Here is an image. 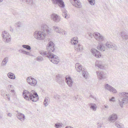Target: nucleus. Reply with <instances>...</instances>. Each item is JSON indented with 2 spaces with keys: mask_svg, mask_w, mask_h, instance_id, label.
<instances>
[{
  "mask_svg": "<svg viewBox=\"0 0 128 128\" xmlns=\"http://www.w3.org/2000/svg\"><path fill=\"white\" fill-rule=\"evenodd\" d=\"M54 43L52 42H50L48 43L46 46L47 51H41L40 52V54L44 56H46L52 54V53L54 50Z\"/></svg>",
  "mask_w": 128,
  "mask_h": 128,
  "instance_id": "f257e3e1",
  "label": "nucleus"
},
{
  "mask_svg": "<svg viewBox=\"0 0 128 128\" xmlns=\"http://www.w3.org/2000/svg\"><path fill=\"white\" fill-rule=\"evenodd\" d=\"M48 35L46 33L41 31H36L34 33V38L38 40H44L46 36Z\"/></svg>",
  "mask_w": 128,
  "mask_h": 128,
  "instance_id": "f03ea898",
  "label": "nucleus"
},
{
  "mask_svg": "<svg viewBox=\"0 0 128 128\" xmlns=\"http://www.w3.org/2000/svg\"><path fill=\"white\" fill-rule=\"evenodd\" d=\"M40 29L41 31L43 32L48 35H50L51 33V29L45 24H42L41 25Z\"/></svg>",
  "mask_w": 128,
  "mask_h": 128,
  "instance_id": "7ed1b4c3",
  "label": "nucleus"
},
{
  "mask_svg": "<svg viewBox=\"0 0 128 128\" xmlns=\"http://www.w3.org/2000/svg\"><path fill=\"white\" fill-rule=\"evenodd\" d=\"M48 57L50 61L54 64H57L60 61L56 55L53 54L46 56Z\"/></svg>",
  "mask_w": 128,
  "mask_h": 128,
  "instance_id": "20e7f679",
  "label": "nucleus"
},
{
  "mask_svg": "<svg viewBox=\"0 0 128 128\" xmlns=\"http://www.w3.org/2000/svg\"><path fill=\"white\" fill-rule=\"evenodd\" d=\"M2 36L3 41L6 42H9L11 40L10 36L7 32L4 31L2 32Z\"/></svg>",
  "mask_w": 128,
  "mask_h": 128,
  "instance_id": "39448f33",
  "label": "nucleus"
},
{
  "mask_svg": "<svg viewBox=\"0 0 128 128\" xmlns=\"http://www.w3.org/2000/svg\"><path fill=\"white\" fill-rule=\"evenodd\" d=\"M93 35L95 38L98 41L104 42L106 40L105 37L98 32L94 33Z\"/></svg>",
  "mask_w": 128,
  "mask_h": 128,
  "instance_id": "423d86ee",
  "label": "nucleus"
},
{
  "mask_svg": "<svg viewBox=\"0 0 128 128\" xmlns=\"http://www.w3.org/2000/svg\"><path fill=\"white\" fill-rule=\"evenodd\" d=\"M50 16L51 20L56 22H58L61 20L60 17V16L55 14L54 13L52 14Z\"/></svg>",
  "mask_w": 128,
  "mask_h": 128,
  "instance_id": "0eeeda50",
  "label": "nucleus"
},
{
  "mask_svg": "<svg viewBox=\"0 0 128 128\" xmlns=\"http://www.w3.org/2000/svg\"><path fill=\"white\" fill-rule=\"evenodd\" d=\"M22 94L23 96H28V95H29V96H38L37 93L34 90H32L30 93L26 90H24Z\"/></svg>",
  "mask_w": 128,
  "mask_h": 128,
  "instance_id": "6e6552de",
  "label": "nucleus"
},
{
  "mask_svg": "<svg viewBox=\"0 0 128 128\" xmlns=\"http://www.w3.org/2000/svg\"><path fill=\"white\" fill-rule=\"evenodd\" d=\"M120 105L122 107H123V105L128 103V96H124L122 99L118 100Z\"/></svg>",
  "mask_w": 128,
  "mask_h": 128,
  "instance_id": "1a4fd4ad",
  "label": "nucleus"
},
{
  "mask_svg": "<svg viewBox=\"0 0 128 128\" xmlns=\"http://www.w3.org/2000/svg\"><path fill=\"white\" fill-rule=\"evenodd\" d=\"M72 4L77 8H80L82 5L79 0H70Z\"/></svg>",
  "mask_w": 128,
  "mask_h": 128,
  "instance_id": "9d476101",
  "label": "nucleus"
},
{
  "mask_svg": "<svg viewBox=\"0 0 128 128\" xmlns=\"http://www.w3.org/2000/svg\"><path fill=\"white\" fill-rule=\"evenodd\" d=\"M96 73L98 78L100 80L104 79L106 78V73L100 71H97Z\"/></svg>",
  "mask_w": 128,
  "mask_h": 128,
  "instance_id": "9b49d317",
  "label": "nucleus"
},
{
  "mask_svg": "<svg viewBox=\"0 0 128 128\" xmlns=\"http://www.w3.org/2000/svg\"><path fill=\"white\" fill-rule=\"evenodd\" d=\"M27 81L30 84L33 86H35L37 83L36 81L31 77H28L27 78Z\"/></svg>",
  "mask_w": 128,
  "mask_h": 128,
  "instance_id": "f8f14e48",
  "label": "nucleus"
},
{
  "mask_svg": "<svg viewBox=\"0 0 128 128\" xmlns=\"http://www.w3.org/2000/svg\"><path fill=\"white\" fill-rule=\"evenodd\" d=\"M53 4H57L60 7L64 8V3L62 0H52Z\"/></svg>",
  "mask_w": 128,
  "mask_h": 128,
  "instance_id": "ddd939ff",
  "label": "nucleus"
},
{
  "mask_svg": "<svg viewBox=\"0 0 128 128\" xmlns=\"http://www.w3.org/2000/svg\"><path fill=\"white\" fill-rule=\"evenodd\" d=\"M91 52L92 54L97 58H100L101 56V54L100 52L95 48L91 50Z\"/></svg>",
  "mask_w": 128,
  "mask_h": 128,
  "instance_id": "4468645a",
  "label": "nucleus"
},
{
  "mask_svg": "<svg viewBox=\"0 0 128 128\" xmlns=\"http://www.w3.org/2000/svg\"><path fill=\"white\" fill-rule=\"evenodd\" d=\"M53 29L56 32L60 34L62 33V34H64H64H65L66 33V32H65L62 29L56 26H53Z\"/></svg>",
  "mask_w": 128,
  "mask_h": 128,
  "instance_id": "2eb2a0df",
  "label": "nucleus"
},
{
  "mask_svg": "<svg viewBox=\"0 0 128 128\" xmlns=\"http://www.w3.org/2000/svg\"><path fill=\"white\" fill-rule=\"evenodd\" d=\"M24 99L28 100H30L32 101L36 102L38 101V96H24Z\"/></svg>",
  "mask_w": 128,
  "mask_h": 128,
  "instance_id": "dca6fc26",
  "label": "nucleus"
},
{
  "mask_svg": "<svg viewBox=\"0 0 128 128\" xmlns=\"http://www.w3.org/2000/svg\"><path fill=\"white\" fill-rule=\"evenodd\" d=\"M18 112L16 114L17 118L20 120L21 121H22L25 120V116L24 114L20 112Z\"/></svg>",
  "mask_w": 128,
  "mask_h": 128,
  "instance_id": "f3484780",
  "label": "nucleus"
},
{
  "mask_svg": "<svg viewBox=\"0 0 128 128\" xmlns=\"http://www.w3.org/2000/svg\"><path fill=\"white\" fill-rule=\"evenodd\" d=\"M66 83L70 87H71L73 84V81L71 78L69 76L66 77Z\"/></svg>",
  "mask_w": 128,
  "mask_h": 128,
  "instance_id": "a211bd4d",
  "label": "nucleus"
},
{
  "mask_svg": "<svg viewBox=\"0 0 128 128\" xmlns=\"http://www.w3.org/2000/svg\"><path fill=\"white\" fill-rule=\"evenodd\" d=\"M123 40L125 41L128 39V34L125 32L122 31L120 34Z\"/></svg>",
  "mask_w": 128,
  "mask_h": 128,
  "instance_id": "6ab92c4d",
  "label": "nucleus"
},
{
  "mask_svg": "<svg viewBox=\"0 0 128 128\" xmlns=\"http://www.w3.org/2000/svg\"><path fill=\"white\" fill-rule=\"evenodd\" d=\"M117 118V115L115 114H113L109 116L108 120L109 121L112 122L113 121L116 120Z\"/></svg>",
  "mask_w": 128,
  "mask_h": 128,
  "instance_id": "aec40b11",
  "label": "nucleus"
},
{
  "mask_svg": "<svg viewBox=\"0 0 128 128\" xmlns=\"http://www.w3.org/2000/svg\"><path fill=\"white\" fill-rule=\"evenodd\" d=\"M97 48L98 50L102 51H104L106 50L104 44L101 43H99L97 46Z\"/></svg>",
  "mask_w": 128,
  "mask_h": 128,
  "instance_id": "412c9836",
  "label": "nucleus"
},
{
  "mask_svg": "<svg viewBox=\"0 0 128 128\" xmlns=\"http://www.w3.org/2000/svg\"><path fill=\"white\" fill-rule=\"evenodd\" d=\"M75 67L77 71L80 72L81 71L82 72L83 70L85 69L82 68V66L78 63H76L75 65Z\"/></svg>",
  "mask_w": 128,
  "mask_h": 128,
  "instance_id": "4be33fe9",
  "label": "nucleus"
},
{
  "mask_svg": "<svg viewBox=\"0 0 128 128\" xmlns=\"http://www.w3.org/2000/svg\"><path fill=\"white\" fill-rule=\"evenodd\" d=\"M95 66L100 69H103L104 68V65L100 61H97L96 62Z\"/></svg>",
  "mask_w": 128,
  "mask_h": 128,
  "instance_id": "5701e85b",
  "label": "nucleus"
},
{
  "mask_svg": "<svg viewBox=\"0 0 128 128\" xmlns=\"http://www.w3.org/2000/svg\"><path fill=\"white\" fill-rule=\"evenodd\" d=\"M88 105L91 109L94 111L96 110L97 106L95 104L90 103Z\"/></svg>",
  "mask_w": 128,
  "mask_h": 128,
  "instance_id": "b1692460",
  "label": "nucleus"
},
{
  "mask_svg": "<svg viewBox=\"0 0 128 128\" xmlns=\"http://www.w3.org/2000/svg\"><path fill=\"white\" fill-rule=\"evenodd\" d=\"M74 48L78 52H79L82 51L83 49L82 46L78 44V46L75 45L74 46Z\"/></svg>",
  "mask_w": 128,
  "mask_h": 128,
  "instance_id": "393cba45",
  "label": "nucleus"
},
{
  "mask_svg": "<svg viewBox=\"0 0 128 128\" xmlns=\"http://www.w3.org/2000/svg\"><path fill=\"white\" fill-rule=\"evenodd\" d=\"M50 99L48 97H45L44 98L43 104L45 106H46L49 103Z\"/></svg>",
  "mask_w": 128,
  "mask_h": 128,
  "instance_id": "a878e982",
  "label": "nucleus"
},
{
  "mask_svg": "<svg viewBox=\"0 0 128 128\" xmlns=\"http://www.w3.org/2000/svg\"><path fill=\"white\" fill-rule=\"evenodd\" d=\"M8 57H6L4 58L1 64L2 66H5L8 62Z\"/></svg>",
  "mask_w": 128,
  "mask_h": 128,
  "instance_id": "bb28decb",
  "label": "nucleus"
},
{
  "mask_svg": "<svg viewBox=\"0 0 128 128\" xmlns=\"http://www.w3.org/2000/svg\"><path fill=\"white\" fill-rule=\"evenodd\" d=\"M105 90H106L110 91L112 86L108 84H106L104 85Z\"/></svg>",
  "mask_w": 128,
  "mask_h": 128,
  "instance_id": "cd10ccee",
  "label": "nucleus"
},
{
  "mask_svg": "<svg viewBox=\"0 0 128 128\" xmlns=\"http://www.w3.org/2000/svg\"><path fill=\"white\" fill-rule=\"evenodd\" d=\"M18 51L20 52L23 54H25L30 56H31V54L30 53L25 51L23 50L20 49L18 50Z\"/></svg>",
  "mask_w": 128,
  "mask_h": 128,
  "instance_id": "c85d7f7f",
  "label": "nucleus"
},
{
  "mask_svg": "<svg viewBox=\"0 0 128 128\" xmlns=\"http://www.w3.org/2000/svg\"><path fill=\"white\" fill-rule=\"evenodd\" d=\"M82 72L83 77L86 78H87L88 75V72L85 70H83Z\"/></svg>",
  "mask_w": 128,
  "mask_h": 128,
  "instance_id": "c756f323",
  "label": "nucleus"
},
{
  "mask_svg": "<svg viewBox=\"0 0 128 128\" xmlns=\"http://www.w3.org/2000/svg\"><path fill=\"white\" fill-rule=\"evenodd\" d=\"M8 76L10 78L12 79H14L16 77L15 75L12 72L8 73Z\"/></svg>",
  "mask_w": 128,
  "mask_h": 128,
  "instance_id": "7c9ffc66",
  "label": "nucleus"
},
{
  "mask_svg": "<svg viewBox=\"0 0 128 128\" xmlns=\"http://www.w3.org/2000/svg\"><path fill=\"white\" fill-rule=\"evenodd\" d=\"M71 43L72 44L74 45L76 44L78 42V40L77 39V38H74L71 40Z\"/></svg>",
  "mask_w": 128,
  "mask_h": 128,
  "instance_id": "2f4dec72",
  "label": "nucleus"
},
{
  "mask_svg": "<svg viewBox=\"0 0 128 128\" xmlns=\"http://www.w3.org/2000/svg\"><path fill=\"white\" fill-rule=\"evenodd\" d=\"M67 12L65 10L63 11L62 14L63 16L65 18L68 19V18L69 16L68 15H67Z\"/></svg>",
  "mask_w": 128,
  "mask_h": 128,
  "instance_id": "473e14b6",
  "label": "nucleus"
},
{
  "mask_svg": "<svg viewBox=\"0 0 128 128\" xmlns=\"http://www.w3.org/2000/svg\"><path fill=\"white\" fill-rule=\"evenodd\" d=\"M115 125L118 128H122L123 127L122 124L118 122H115Z\"/></svg>",
  "mask_w": 128,
  "mask_h": 128,
  "instance_id": "72a5a7b5",
  "label": "nucleus"
},
{
  "mask_svg": "<svg viewBox=\"0 0 128 128\" xmlns=\"http://www.w3.org/2000/svg\"><path fill=\"white\" fill-rule=\"evenodd\" d=\"M62 125L61 123H56L55 124L54 126L56 128H60L62 127Z\"/></svg>",
  "mask_w": 128,
  "mask_h": 128,
  "instance_id": "f704fd0d",
  "label": "nucleus"
},
{
  "mask_svg": "<svg viewBox=\"0 0 128 128\" xmlns=\"http://www.w3.org/2000/svg\"><path fill=\"white\" fill-rule=\"evenodd\" d=\"M119 96H128V93L125 92H120L119 93Z\"/></svg>",
  "mask_w": 128,
  "mask_h": 128,
  "instance_id": "c9c22d12",
  "label": "nucleus"
},
{
  "mask_svg": "<svg viewBox=\"0 0 128 128\" xmlns=\"http://www.w3.org/2000/svg\"><path fill=\"white\" fill-rule=\"evenodd\" d=\"M113 44L110 42H108L105 44V46L109 48H112Z\"/></svg>",
  "mask_w": 128,
  "mask_h": 128,
  "instance_id": "e433bc0d",
  "label": "nucleus"
},
{
  "mask_svg": "<svg viewBox=\"0 0 128 128\" xmlns=\"http://www.w3.org/2000/svg\"><path fill=\"white\" fill-rule=\"evenodd\" d=\"M17 26L18 27H21L23 25L22 22H18L16 23Z\"/></svg>",
  "mask_w": 128,
  "mask_h": 128,
  "instance_id": "4c0bfd02",
  "label": "nucleus"
},
{
  "mask_svg": "<svg viewBox=\"0 0 128 128\" xmlns=\"http://www.w3.org/2000/svg\"><path fill=\"white\" fill-rule=\"evenodd\" d=\"M56 79L57 82H59L61 80V75L58 74L56 75Z\"/></svg>",
  "mask_w": 128,
  "mask_h": 128,
  "instance_id": "58836bf2",
  "label": "nucleus"
},
{
  "mask_svg": "<svg viewBox=\"0 0 128 128\" xmlns=\"http://www.w3.org/2000/svg\"><path fill=\"white\" fill-rule=\"evenodd\" d=\"M110 92H112L113 94H116L117 92L116 90L112 87L111 88Z\"/></svg>",
  "mask_w": 128,
  "mask_h": 128,
  "instance_id": "ea45409f",
  "label": "nucleus"
},
{
  "mask_svg": "<svg viewBox=\"0 0 128 128\" xmlns=\"http://www.w3.org/2000/svg\"><path fill=\"white\" fill-rule=\"evenodd\" d=\"M22 46L24 48H26L28 50H30L31 49L30 46L28 45H23Z\"/></svg>",
  "mask_w": 128,
  "mask_h": 128,
  "instance_id": "a19ab883",
  "label": "nucleus"
},
{
  "mask_svg": "<svg viewBox=\"0 0 128 128\" xmlns=\"http://www.w3.org/2000/svg\"><path fill=\"white\" fill-rule=\"evenodd\" d=\"M36 60L38 62H40L43 61L44 60L43 58L41 56H38L36 58Z\"/></svg>",
  "mask_w": 128,
  "mask_h": 128,
  "instance_id": "79ce46f5",
  "label": "nucleus"
},
{
  "mask_svg": "<svg viewBox=\"0 0 128 128\" xmlns=\"http://www.w3.org/2000/svg\"><path fill=\"white\" fill-rule=\"evenodd\" d=\"M88 1L90 4L92 5H94L95 4L94 0H88Z\"/></svg>",
  "mask_w": 128,
  "mask_h": 128,
  "instance_id": "37998d69",
  "label": "nucleus"
},
{
  "mask_svg": "<svg viewBox=\"0 0 128 128\" xmlns=\"http://www.w3.org/2000/svg\"><path fill=\"white\" fill-rule=\"evenodd\" d=\"M112 48H113V50H117L118 49V48L117 46H116L115 44H113L112 46Z\"/></svg>",
  "mask_w": 128,
  "mask_h": 128,
  "instance_id": "c03bdc74",
  "label": "nucleus"
},
{
  "mask_svg": "<svg viewBox=\"0 0 128 128\" xmlns=\"http://www.w3.org/2000/svg\"><path fill=\"white\" fill-rule=\"evenodd\" d=\"M103 107H104V109L105 110H107L109 108L108 106L106 104L104 105V106Z\"/></svg>",
  "mask_w": 128,
  "mask_h": 128,
  "instance_id": "a18cd8bd",
  "label": "nucleus"
},
{
  "mask_svg": "<svg viewBox=\"0 0 128 128\" xmlns=\"http://www.w3.org/2000/svg\"><path fill=\"white\" fill-rule=\"evenodd\" d=\"M115 100V98L114 97H112L111 98H110L109 99V101H110L114 102V101Z\"/></svg>",
  "mask_w": 128,
  "mask_h": 128,
  "instance_id": "49530a36",
  "label": "nucleus"
},
{
  "mask_svg": "<svg viewBox=\"0 0 128 128\" xmlns=\"http://www.w3.org/2000/svg\"><path fill=\"white\" fill-rule=\"evenodd\" d=\"M102 123H100L99 124V123H98L97 127L98 128H100L102 127Z\"/></svg>",
  "mask_w": 128,
  "mask_h": 128,
  "instance_id": "de8ad7c7",
  "label": "nucleus"
},
{
  "mask_svg": "<svg viewBox=\"0 0 128 128\" xmlns=\"http://www.w3.org/2000/svg\"><path fill=\"white\" fill-rule=\"evenodd\" d=\"M94 33L93 34H92L90 32H88V34L89 36H90V37L91 38H92L93 36H94L93 35Z\"/></svg>",
  "mask_w": 128,
  "mask_h": 128,
  "instance_id": "09e8293b",
  "label": "nucleus"
},
{
  "mask_svg": "<svg viewBox=\"0 0 128 128\" xmlns=\"http://www.w3.org/2000/svg\"><path fill=\"white\" fill-rule=\"evenodd\" d=\"M7 114L8 116L10 117H11L12 116V114L10 113H8Z\"/></svg>",
  "mask_w": 128,
  "mask_h": 128,
  "instance_id": "8fccbe9b",
  "label": "nucleus"
},
{
  "mask_svg": "<svg viewBox=\"0 0 128 128\" xmlns=\"http://www.w3.org/2000/svg\"><path fill=\"white\" fill-rule=\"evenodd\" d=\"M54 98L56 100H58L59 99V98L58 97V96H54Z\"/></svg>",
  "mask_w": 128,
  "mask_h": 128,
  "instance_id": "3c124183",
  "label": "nucleus"
},
{
  "mask_svg": "<svg viewBox=\"0 0 128 128\" xmlns=\"http://www.w3.org/2000/svg\"><path fill=\"white\" fill-rule=\"evenodd\" d=\"M10 96H7L6 98V99L7 100H10Z\"/></svg>",
  "mask_w": 128,
  "mask_h": 128,
  "instance_id": "603ef678",
  "label": "nucleus"
},
{
  "mask_svg": "<svg viewBox=\"0 0 128 128\" xmlns=\"http://www.w3.org/2000/svg\"><path fill=\"white\" fill-rule=\"evenodd\" d=\"M12 85H10L8 86V87H9V88H12Z\"/></svg>",
  "mask_w": 128,
  "mask_h": 128,
  "instance_id": "864d4df0",
  "label": "nucleus"
},
{
  "mask_svg": "<svg viewBox=\"0 0 128 128\" xmlns=\"http://www.w3.org/2000/svg\"><path fill=\"white\" fill-rule=\"evenodd\" d=\"M2 115L0 114V119H1L2 118Z\"/></svg>",
  "mask_w": 128,
  "mask_h": 128,
  "instance_id": "5fc2aeb1",
  "label": "nucleus"
},
{
  "mask_svg": "<svg viewBox=\"0 0 128 128\" xmlns=\"http://www.w3.org/2000/svg\"><path fill=\"white\" fill-rule=\"evenodd\" d=\"M11 91L12 92L14 93H15V91H14V90H11Z\"/></svg>",
  "mask_w": 128,
  "mask_h": 128,
  "instance_id": "6e6d98bb",
  "label": "nucleus"
},
{
  "mask_svg": "<svg viewBox=\"0 0 128 128\" xmlns=\"http://www.w3.org/2000/svg\"><path fill=\"white\" fill-rule=\"evenodd\" d=\"M65 128H73V127H68V126H66Z\"/></svg>",
  "mask_w": 128,
  "mask_h": 128,
  "instance_id": "4d7b16f0",
  "label": "nucleus"
},
{
  "mask_svg": "<svg viewBox=\"0 0 128 128\" xmlns=\"http://www.w3.org/2000/svg\"><path fill=\"white\" fill-rule=\"evenodd\" d=\"M3 0H0V2H2L3 1Z\"/></svg>",
  "mask_w": 128,
  "mask_h": 128,
  "instance_id": "13d9d810",
  "label": "nucleus"
}]
</instances>
